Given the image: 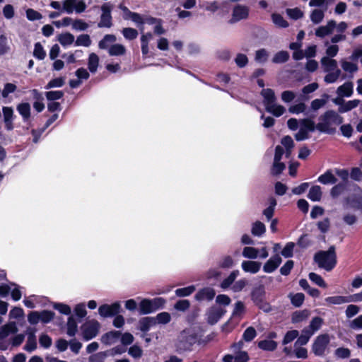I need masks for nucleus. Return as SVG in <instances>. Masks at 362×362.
<instances>
[{
    "label": "nucleus",
    "mask_w": 362,
    "mask_h": 362,
    "mask_svg": "<svg viewBox=\"0 0 362 362\" xmlns=\"http://www.w3.org/2000/svg\"><path fill=\"white\" fill-rule=\"evenodd\" d=\"M154 325H156V319L154 317H146L139 320V329L143 332H148Z\"/></svg>",
    "instance_id": "nucleus-25"
},
{
    "label": "nucleus",
    "mask_w": 362,
    "mask_h": 362,
    "mask_svg": "<svg viewBox=\"0 0 362 362\" xmlns=\"http://www.w3.org/2000/svg\"><path fill=\"white\" fill-rule=\"evenodd\" d=\"M153 38V35L151 33L143 34L141 37V52L144 55L148 53V42Z\"/></svg>",
    "instance_id": "nucleus-38"
},
{
    "label": "nucleus",
    "mask_w": 362,
    "mask_h": 362,
    "mask_svg": "<svg viewBox=\"0 0 362 362\" xmlns=\"http://www.w3.org/2000/svg\"><path fill=\"white\" fill-rule=\"evenodd\" d=\"M361 103V100L358 99H354L349 101L344 102L343 105L339 107L338 112L339 113H345L349 111L352 110L353 109L357 107Z\"/></svg>",
    "instance_id": "nucleus-22"
},
{
    "label": "nucleus",
    "mask_w": 362,
    "mask_h": 362,
    "mask_svg": "<svg viewBox=\"0 0 362 362\" xmlns=\"http://www.w3.org/2000/svg\"><path fill=\"white\" fill-rule=\"evenodd\" d=\"M289 298L293 305L295 307H300L304 301L305 296L302 293H297L296 294H289Z\"/></svg>",
    "instance_id": "nucleus-47"
},
{
    "label": "nucleus",
    "mask_w": 362,
    "mask_h": 362,
    "mask_svg": "<svg viewBox=\"0 0 362 362\" xmlns=\"http://www.w3.org/2000/svg\"><path fill=\"white\" fill-rule=\"evenodd\" d=\"M117 40L116 36L112 34H107L103 38L98 42V47L100 49H109L110 45L114 43Z\"/></svg>",
    "instance_id": "nucleus-27"
},
{
    "label": "nucleus",
    "mask_w": 362,
    "mask_h": 362,
    "mask_svg": "<svg viewBox=\"0 0 362 362\" xmlns=\"http://www.w3.org/2000/svg\"><path fill=\"white\" fill-rule=\"evenodd\" d=\"M18 332L16 322H9L0 329V337H7L10 334H14Z\"/></svg>",
    "instance_id": "nucleus-28"
},
{
    "label": "nucleus",
    "mask_w": 362,
    "mask_h": 362,
    "mask_svg": "<svg viewBox=\"0 0 362 362\" xmlns=\"http://www.w3.org/2000/svg\"><path fill=\"white\" fill-rule=\"evenodd\" d=\"M91 39L88 34H82L77 37L75 41V46L89 47L91 45Z\"/></svg>",
    "instance_id": "nucleus-44"
},
{
    "label": "nucleus",
    "mask_w": 362,
    "mask_h": 362,
    "mask_svg": "<svg viewBox=\"0 0 362 362\" xmlns=\"http://www.w3.org/2000/svg\"><path fill=\"white\" fill-rule=\"evenodd\" d=\"M57 40L62 46L66 47L74 42V36L70 33H64L59 35Z\"/></svg>",
    "instance_id": "nucleus-36"
},
{
    "label": "nucleus",
    "mask_w": 362,
    "mask_h": 362,
    "mask_svg": "<svg viewBox=\"0 0 362 362\" xmlns=\"http://www.w3.org/2000/svg\"><path fill=\"white\" fill-rule=\"evenodd\" d=\"M327 305H341L351 302V297L343 296H334L327 297L325 299Z\"/></svg>",
    "instance_id": "nucleus-20"
},
{
    "label": "nucleus",
    "mask_w": 362,
    "mask_h": 362,
    "mask_svg": "<svg viewBox=\"0 0 362 362\" xmlns=\"http://www.w3.org/2000/svg\"><path fill=\"white\" fill-rule=\"evenodd\" d=\"M112 5L110 3H105L101 6L102 13L100 17V21L98 23V28H110L112 25V18L111 11Z\"/></svg>",
    "instance_id": "nucleus-6"
},
{
    "label": "nucleus",
    "mask_w": 362,
    "mask_h": 362,
    "mask_svg": "<svg viewBox=\"0 0 362 362\" xmlns=\"http://www.w3.org/2000/svg\"><path fill=\"white\" fill-rule=\"evenodd\" d=\"M268 52L265 49H260L256 51L255 59L259 63H264L268 58Z\"/></svg>",
    "instance_id": "nucleus-61"
},
{
    "label": "nucleus",
    "mask_w": 362,
    "mask_h": 362,
    "mask_svg": "<svg viewBox=\"0 0 362 362\" xmlns=\"http://www.w3.org/2000/svg\"><path fill=\"white\" fill-rule=\"evenodd\" d=\"M314 261L320 268L330 272L337 264L335 247L331 246L327 251L317 252L314 256Z\"/></svg>",
    "instance_id": "nucleus-2"
},
{
    "label": "nucleus",
    "mask_w": 362,
    "mask_h": 362,
    "mask_svg": "<svg viewBox=\"0 0 362 362\" xmlns=\"http://www.w3.org/2000/svg\"><path fill=\"white\" fill-rule=\"evenodd\" d=\"M277 342L273 340L264 339L258 342V347L264 351H273L276 349Z\"/></svg>",
    "instance_id": "nucleus-31"
},
{
    "label": "nucleus",
    "mask_w": 362,
    "mask_h": 362,
    "mask_svg": "<svg viewBox=\"0 0 362 362\" xmlns=\"http://www.w3.org/2000/svg\"><path fill=\"white\" fill-rule=\"evenodd\" d=\"M164 300L160 298L153 300L144 299L139 303V311L141 315L151 313L158 310Z\"/></svg>",
    "instance_id": "nucleus-5"
},
{
    "label": "nucleus",
    "mask_w": 362,
    "mask_h": 362,
    "mask_svg": "<svg viewBox=\"0 0 362 362\" xmlns=\"http://www.w3.org/2000/svg\"><path fill=\"white\" fill-rule=\"evenodd\" d=\"M282 262L281 257L279 254H276L269 258L263 266V271L266 273L274 272Z\"/></svg>",
    "instance_id": "nucleus-14"
},
{
    "label": "nucleus",
    "mask_w": 362,
    "mask_h": 362,
    "mask_svg": "<svg viewBox=\"0 0 362 362\" xmlns=\"http://www.w3.org/2000/svg\"><path fill=\"white\" fill-rule=\"evenodd\" d=\"M88 28V24L81 19L74 20L72 23V29L77 31H84Z\"/></svg>",
    "instance_id": "nucleus-58"
},
{
    "label": "nucleus",
    "mask_w": 362,
    "mask_h": 362,
    "mask_svg": "<svg viewBox=\"0 0 362 362\" xmlns=\"http://www.w3.org/2000/svg\"><path fill=\"white\" fill-rule=\"evenodd\" d=\"M242 269L245 272H250L252 274L257 273L261 268V263L255 261H243L242 262Z\"/></svg>",
    "instance_id": "nucleus-21"
},
{
    "label": "nucleus",
    "mask_w": 362,
    "mask_h": 362,
    "mask_svg": "<svg viewBox=\"0 0 362 362\" xmlns=\"http://www.w3.org/2000/svg\"><path fill=\"white\" fill-rule=\"evenodd\" d=\"M261 95L264 98L263 103L268 112L276 117H280L285 112V107L276 103V98L272 89L264 88L261 91Z\"/></svg>",
    "instance_id": "nucleus-3"
},
{
    "label": "nucleus",
    "mask_w": 362,
    "mask_h": 362,
    "mask_svg": "<svg viewBox=\"0 0 362 362\" xmlns=\"http://www.w3.org/2000/svg\"><path fill=\"white\" fill-rule=\"evenodd\" d=\"M323 323V320L320 317H313L308 327L304 328L305 329L308 330L310 333H312V335L315 334V332L318 331Z\"/></svg>",
    "instance_id": "nucleus-33"
},
{
    "label": "nucleus",
    "mask_w": 362,
    "mask_h": 362,
    "mask_svg": "<svg viewBox=\"0 0 362 362\" xmlns=\"http://www.w3.org/2000/svg\"><path fill=\"white\" fill-rule=\"evenodd\" d=\"M77 323L76 320L72 317H69L68 322H67V334L70 337H74L77 332Z\"/></svg>",
    "instance_id": "nucleus-51"
},
{
    "label": "nucleus",
    "mask_w": 362,
    "mask_h": 362,
    "mask_svg": "<svg viewBox=\"0 0 362 362\" xmlns=\"http://www.w3.org/2000/svg\"><path fill=\"white\" fill-rule=\"evenodd\" d=\"M294 247L295 244L293 242L287 243L281 251V255L286 258L293 257Z\"/></svg>",
    "instance_id": "nucleus-59"
},
{
    "label": "nucleus",
    "mask_w": 362,
    "mask_h": 362,
    "mask_svg": "<svg viewBox=\"0 0 362 362\" xmlns=\"http://www.w3.org/2000/svg\"><path fill=\"white\" fill-rule=\"evenodd\" d=\"M225 310L221 308L212 307L211 308L207 313V322L210 325L216 324L219 319L224 315Z\"/></svg>",
    "instance_id": "nucleus-15"
},
{
    "label": "nucleus",
    "mask_w": 362,
    "mask_h": 362,
    "mask_svg": "<svg viewBox=\"0 0 362 362\" xmlns=\"http://www.w3.org/2000/svg\"><path fill=\"white\" fill-rule=\"evenodd\" d=\"M318 120L319 122L316 124V130L322 133L333 134L336 132L337 127L343 123L344 118L336 111L329 110L322 114Z\"/></svg>",
    "instance_id": "nucleus-1"
},
{
    "label": "nucleus",
    "mask_w": 362,
    "mask_h": 362,
    "mask_svg": "<svg viewBox=\"0 0 362 362\" xmlns=\"http://www.w3.org/2000/svg\"><path fill=\"white\" fill-rule=\"evenodd\" d=\"M317 181L323 185L335 184L337 178L330 170H327L324 174L318 177Z\"/></svg>",
    "instance_id": "nucleus-26"
},
{
    "label": "nucleus",
    "mask_w": 362,
    "mask_h": 362,
    "mask_svg": "<svg viewBox=\"0 0 362 362\" xmlns=\"http://www.w3.org/2000/svg\"><path fill=\"white\" fill-rule=\"evenodd\" d=\"M197 341V334L192 329H185L180 335V346L184 350H189Z\"/></svg>",
    "instance_id": "nucleus-7"
},
{
    "label": "nucleus",
    "mask_w": 362,
    "mask_h": 362,
    "mask_svg": "<svg viewBox=\"0 0 362 362\" xmlns=\"http://www.w3.org/2000/svg\"><path fill=\"white\" fill-rule=\"evenodd\" d=\"M99 64V57L95 53H91L88 57V67L91 73H95L97 71Z\"/></svg>",
    "instance_id": "nucleus-40"
},
{
    "label": "nucleus",
    "mask_w": 362,
    "mask_h": 362,
    "mask_svg": "<svg viewBox=\"0 0 362 362\" xmlns=\"http://www.w3.org/2000/svg\"><path fill=\"white\" fill-rule=\"evenodd\" d=\"M265 289L263 285L255 287L252 291V299L254 303L265 312H269L270 308L269 304L264 303Z\"/></svg>",
    "instance_id": "nucleus-9"
},
{
    "label": "nucleus",
    "mask_w": 362,
    "mask_h": 362,
    "mask_svg": "<svg viewBox=\"0 0 362 362\" xmlns=\"http://www.w3.org/2000/svg\"><path fill=\"white\" fill-rule=\"evenodd\" d=\"M37 348L36 337L34 332H29L28 339L24 346V349L28 352H32Z\"/></svg>",
    "instance_id": "nucleus-32"
},
{
    "label": "nucleus",
    "mask_w": 362,
    "mask_h": 362,
    "mask_svg": "<svg viewBox=\"0 0 362 362\" xmlns=\"http://www.w3.org/2000/svg\"><path fill=\"white\" fill-rule=\"evenodd\" d=\"M327 74L324 77V81L326 83H334L338 81L341 74L340 69H336L333 71L327 72Z\"/></svg>",
    "instance_id": "nucleus-39"
},
{
    "label": "nucleus",
    "mask_w": 362,
    "mask_h": 362,
    "mask_svg": "<svg viewBox=\"0 0 362 362\" xmlns=\"http://www.w3.org/2000/svg\"><path fill=\"white\" fill-rule=\"evenodd\" d=\"M320 63L325 72L333 71L338 69L337 62L334 59L329 58L328 57H323L320 60Z\"/></svg>",
    "instance_id": "nucleus-19"
},
{
    "label": "nucleus",
    "mask_w": 362,
    "mask_h": 362,
    "mask_svg": "<svg viewBox=\"0 0 362 362\" xmlns=\"http://www.w3.org/2000/svg\"><path fill=\"white\" fill-rule=\"evenodd\" d=\"M257 336V332L253 327H247L243 334V339L247 342L251 341Z\"/></svg>",
    "instance_id": "nucleus-56"
},
{
    "label": "nucleus",
    "mask_w": 362,
    "mask_h": 362,
    "mask_svg": "<svg viewBox=\"0 0 362 362\" xmlns=\"http://www.w3.org/2000/svg\"><path fill=\"white\" fill-rule=\"evenodd\" d=\"M250 8L248 6L242 4H237L234 6L232 12V16L230 20V23H234L242 20L247 19L249 16Z\"/></svg>",
    "instance_id": "nucleus-11"
},
{
    "label": "nucleus",
    "mask_w": 362,
    "mask_h": 362,
    "mask_svg": "<svg viewBox=\"0 0 362 362\" xmlns=\"http://www.w3.org/2000/svg\"><path fill=\"white\" fill-rule=\"evenodd\" d=\"M328 98L329 95L327 94H324L323 98H317L313 100L310 103L311 110L313 111H317L326 105Z\"/></svg>",
    "instance_id": "nucleus-37"
},
{
    "label": "nucleus",
    "mask_w": 362,
    "mask_h": 362,
    "mask_svg": "<svg viewBox=\"0 0 362 362\" xmlns=\"http://www.w3.org/2000/svg\"><path fill=\"white\" fill-rule=\"evenodd\" d=\"M322 192L319 185L312 187L308 192V197L313 202H319L322 198Z\"/></svg>",
    "instance_id": "nucleus-34"
},
{
    "label": "nucleus",
    "mask_w": 362,
    "mask_h": 362,
    "mask_svg": "<svg viewBox=\"0 0 362 362\" xmlns=\"http://www.w3.org/2000/svg\"><path fill=\"white\" fill-rule=\"evenodd\" d=\"M120 310V304L114 303L112 305L104 304L100 306L98 313L103 317H112L117 315Z\"/></svg>",
    "instance_id": "nucleus-12"
},
{
    "label": "nucleus",
    "mask_w": 362,
    "mask_h": 362,
    "mask_svg": "<svg viewBox=\"0 0 362 362\" xmlns=\"http://www.w3.org/2000/svg\"><path fill=\"white\" fill-rule=\"evenodd\" d=\"M289 59V54L286 51H279L276 53L272 58V62L274 64H282L287 62Z\"/></svg>",
    "instance_id": "nucleus-43"
},
{
    "label": "nucleus",
    "mask_w": 362,
    "mask_h": 362,
    "mask_svg": "<svg viewBox=\"0 0 362 362\" xmlns=\"http://www.w3.org/2000/svg\"><path fill=\"white\" fill-rule=\"evenodd\" d=\"M336 27V21L334 20H329L327 22L326 25L319 26L315 32V35L320 38H323L327 35H331Z\"/></svg>",
    "instance_id": "nucleus-13"
},
{
    "label": "nucleus",
    "mask_w": 362,
    "mask_h": 362,
    "mask_svg": "<svg viewBox=\"0 0 362 362\" xmlns=\"http://www.w3.org/2000/svg\"><path fill=\"white\" fill-rule=\"evenodd\" d=\"M126 53V48L121 44H113L108 49L110 56H122Z\"/></svg>",
    "instance_id": "nucleus-35"
},
{
    "label": "nucleus",
    "mask_w": 362,
    "mask_h": 362,
    "mask_svg": "<svg viewBox=\"0 0 362 362\" xmlns=\"http://www.w3.org/2000/svg\"><path fill=\"white\" fill-rule=\"evenodd\" d=\"M340 62L342 69L349 74L351 78L353 76V74L358 70V66L356 63L349 62L346 59H341Z\"/></svg>",
    "instance_id": "nucleus-23"
},
{
    "label": "nucleus",
    "mask_w": 362,
    "mask_h": 362,
    "mask_svg": "<svg viewBox=\"0 0 362 362\" xmlns=\"http://www.w3.org/2000/svg\"><path fill=\"white\" fill-rule=\"evenodd\" d=\"M62 4V11L68 14L74 11L81 13L85 11L87 7L86 3L81 0H64Z\"/></svg>",
    "instance_id": "nucleus-8"
},
{
    "label": "nucleus",
    "mask_w": 362,
    "mask_h": 362,
    "mask_svg": "<svg viewBox=\"0 0 362 362\" xmlns=\"http://www.w3.org/2000/svg\"><path fill=\"white\" fill-rule=\"evenodd\" d=\"M122 33L124 37L127 40H132L137 37L139 33L138 31L132 28H125L122 30Z\"/></svg>",
    "instance_id": "nucleus-49"
},
{
    "label": "nucleus",
    "mask_w": 362,
    "mask_h": 362,
    "mask_svg": "<svg viewBox=\"0 0 362 362\" xmlns=\"http://www.w3.org/2000/svg\"><path fill=\"white\" fill-rule=\"evenodd\" d=\"M325 45L327 46V49H326V54H327L326 57H328L329 58L332 59L333 57L337 56V54H338L339 49L338 45H329V42H327V41L325 42Z\"/></svg>",
    "instance_id": "nucleus-57"
},
{
    "label": "nucleus",
    "mask_w": 362,
    "mask_h": 362,
    "mask_svg": "<svg viewBox=\"0 0 362 362\" xmlns=\"http://www.w3.org/2000/svg\"><path fill=\"white\" fill-rule=\"evenodd\" d=\"M33 56L39 60H42L46 57V52L40 42L35 44Z\"/></svg>",
    "instance_id": "nucleus-55"
},
{
    "label": "nucleus",
    "mask_w": 362,
    "mask_h": 362,
    "mask_svg": "<svg viewBox=\"0 0 362 362\" xmlns=\"http://www.w3.org/2000/svg\"><path fill=\"white\" fill-rule=\"evenodd\" d=\"M349 326L354 330L362 329V315L350 321Z\"/></svg>",
    "instance_id": "nucleus-64"
},
{
    "label": "nucleus",
    "mask_w": 362,
    "mask_h": 362,
    "mask_svg": "<svg viewBox=\"0 0 362 362\" xmlns=\"http://www.w3.org/2000/svg\"><path fill=\"white\" fill-rule=\"evenodd\" d=\"M336 93L339 97H351L354 93V83L351 81L344 83L337 88Z\"/></svg>",
    "instance_id": "nucleus-16"
},
{
    "label": "nucleus",
    "mask_w": 362,
    "mask_h": 362,
    "mask_svg": "<svg viewBox=\"0 0 362 362\" xmlns=\"http://www.w3.org/2000/svg\"><path fill=\"white\" fill-rule=\"evenodd\" d=\"M312 336V333H310L308 330L303 329L302 330L301 335L298 337L295 342V346H303L307 344Z\"/></svg>",
    "instance_id": "nucleus-42"
},
{
    "label": "nucleus",
    "mask_w": 362,
    "mask_h": 362,
    "mask_svg": "<svg viewBox=\"0 0 362 362\" xmlns=\"http://www.w3.org/2000/svg\"><path fill=\"white\" fill-rule=\"evenodd\" d=\"M266 231L265 226L260 221H256L252 224L251 232L255 236H262Z\"/></svg>",
    "instance_id": "nucleus-41"
},
{
    "label": "nucleus",
    "mask_w": 362,
    "mask_h": 362,
    "mask_svg": "<svg viewBox=\"0 0 362 362\" xmlns=\"http://www.w3.org/2000/svg\"><path fill=\"white\" fill-rule=\"evenodd\" d=\"M259 255V250L252 247H245L243 250V256L248 259H256Z\"/></svg>",
    "instance_id": "nucleus-48"
},
{
    "label": "nucleus",
    "mask_w": 362,
    "mask_h": 362,
    "mask_svg": "<svg viewBox=\"0 0 362 362\" xmlns=\"http://www.w3.org/2000/svg\"><path fill=\"white\" fill-rule=\"evenodd\" d=\"M119 336H120L119 332L112 331V332H110L105 334L103 337L102 341L104 343L111 344L115 343L116 341V340L119 337Z\"/></svg>",
    "instance_id": "nucleus-46"
},
{
    "label": "nucleus",
    "mask_w": 362,
    "mask_h": 362,
    "mask_svg": "<svg viewBox=\"0 0 362 362\" xmlns=\"http://www.w3.org/2000/svg\"><path fill=\"white\" fill-rule=\"evenodd\" d=\"M346 184L345 182H341L334 186L330 192V194L332 197H337L340 195L346 189Z\"/></svg>",
    "instance_id": "nucleus-62"
},
{
    "label": "nucleus",
    "mask_w": 362,
    "mask_h": 362,
    "mask_svg": "<svg viewBox=\"0 0 362 362\" xmlns=\"http://www.w3.org/2000/svg\"><path fill=\"white\" fill-rule=\"evenodd\" d=\"M307 106L304 103H299L298 104L293 105L289 107L288 111L292 114L298 115L300 113H305Z\"/></svg>",
    "instance_id": "nucleus-52"
},
{
    "label": "nucleus",
    "mask_w": 362,
    "mask_h": 362,
    "mask_svg": "<svg viewBox=\"0 0 362 362\" xmlns=\"http://www.w3.org/2000/svg\"><path fill=\"white\" fill-rule=\"evenodd\" d=\"M300 128L308 133L313 132L316 129V124L311 118H304L299 120Z\"/></svg>",
    "instance_id": "nucleus-29"
},
{
    "label": "nucleus",
    "mask_w": 362,
    "mask_h": 362,
    "mask_svg": "<svg viewBox=\"0 0 362 362\" xmlns=\"http://www.w3.org/2000/svg\"><path fill=\"white\" fill-rule=\"evenodd\" d=\"M310 312L308 310H298L293 313L291 321L293 323H298L308 318Z\"/></svg>",
    "instance_id": "nucleus-30"
},
{
    "label": "nucleus",
    "mask_w": 362,
    "mask_h": 362,
    "mask_svg": "<svg viewBox=\"0 0 362 362\" xmlns=\"http://www.w3.org/2000/svg\"><path fill=\"white\" fill-rule=\"evenodd\" d=\"M309 279L314 284L320 287L327 288V285L322 278V276L316 273L311 272L309 274Z\"/></svg>",
    "instance_id": "nucleus-54"
},
{
    "label": "nucleus",
    "mask_w": 362,
    "mask_h": 362,
    "mask_svg": "<svg viewBox=\"0 0 362 362\" xmlns=\"http://www.w3.org/2000/svg\"><path fill=\"white\" fill-rule=\"evenodd\" d=\"M100 325L97 321H88L81 327L83 337L88 341L96 337L99 331Z\"/></svg>",
    "instance_id": "nucleus-10"
},
{
    "label": "nucleus",
    "mask_w": 362,
    "mask_h": 362,
    "mask_svg": "<svg viewBox=\"0 0 362 362\" xmlns=\"http://www.w3.org/2000/svg\"><path fill=\"white\" fill-rule=\"evenodd\" d=\"M330 337L328 334L318 335L312 345V351L317 356H324L329 352Z\"/></svg>",
    "instance_id": "nucleus-4"
},
{
    "label": "nucleus",
    "mask_w": 362,
    "mask_h": 362,
    "mask_svg": "<svg viewBox=\"0 0 362 362\" xmlns=\"http://www.w3.org/2000/svg\"><path fill=\"white\" fill-rule=\"evenodd\" d=\"M17 111L22 116L24 122L30 117V105L28 103H22L17 105Z\"/></svg>",
    "instance_id": "nucleus-24"
},
{
    "label": "nucleus",
    "mask_w": 362,
    "mask_h": 362,
    "mask_svg": "<svg viewBox=\"0 0 362 362\" xmlns=\"http://www.w3.org/2000/svg\"><path fill=\"white\" fill-rule=\"evenodd\" d=\"M195 291L194 286H189L185 288H177L175 291V294L179 297L188 296Z\"/></svg>",
    "instance_id": "nucleus-60"
},
{
    "label": "nucleus",
    "mask_w": 362,
    "mask_h": 362,
    "mask_svg": "<svg viewBox=\"0 0 362 362\" xmlns=\"http://www.w3.org/2000/svg\"><path fill=\"white\" fill-rule=\"evenodd\" d=\"M327 10V5L322 9L315 8L310 12V19L313 24L317 25L322 22L325 18V13Z\"/></svg>",
    "instance_id": "nucleus-17"
},
{
    "label": "nucleus",
    "mask_w": 362,
    "mask_h": 362,
    "mask_svg": "<svg viewBox=\"0 0 362 362\" xmlns=\"http://www.w3.org/2000/svg\"><path fill=\"white\" fill-rule=\"evenodd\" d=\"M272 19L273 23L279 28H287L288 26V22L279 13H273Z\"/></svg>",
    "instance_id": "nucleus-50"
},
{
    "label": "nucleus",
    "mask_w": 362,
    "mask_h": 362,
    "mask_svg": "<svg viewBox=\"0 0 362 362\" xmlns=\"http://www.w3.org/2000/svg\"><path fill=\"white\" fill-rule=\"evenodd\" d=\"M298 334H299L298 331L296 330V329L287 332L284 337L282 344L285 345V344H287L291 342L296 338L298 337Z\"/></svg>",
    "instance_id": "nucleus-63"
},
{
    "label": "nucleus",
    "mask_w": 362,
    "mask_h": 362,
    "mask_svg": "<svg viewBox=\"0 0 362 362\" xmlns=\"http://www.w3.org/2000/svg\"><path fill=\"white\" fill-rule=\"evenodd\" d=\"M216 295V293L213 288H204L198 291L195 295L196 300H211Z\"/></svg>",
    "instance_id": "nucleus-18"
},
{
    "label": "nucleus",
    "mask_w": 362,
    "mask_h": 362,
    "mask_svg": "<svg viewBox=\"0 0 362 362\" xmlns=\"http://www.w3.org/2000/svg\"><path fill=\"white\" fill-rule=\"evenodd\" d=\"M11 49L8 39L5 35H0V56L7 54Z\"/></svg>",
    "instance_id": "nucleus-53"
},
{
    "label": "nucleus",
    "mask_w": 362,
    "mask_h": 362,
    "mask_svg": "<svg viewBox=\"0 0 362 362\" xmlns=\"http://www.w3.org/2000/svg\"><path fill=\"white\" fill-rule=\"evenodd\" d=\"M238 275V270L233 271L230 275L221 282V287L223 289L228 288L234 282Z\"/></svg>",
    "instance_id": "nucleus-45"
}]
</instances>
